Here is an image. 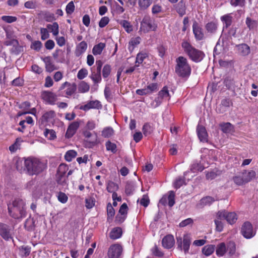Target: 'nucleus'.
Returning <instances> with one entry per match:
<instances>
[{"label": "nucleus", "instance_id": "1", "mask_svg": "<svg viewBox=\"0 0 258 258\" xmlns=\"http://www.w3.org/2000/svg\"><path fill=\"white\" fill-rule=\"evenodd\" d=\"M8 211L10 215L15 219H22L26 216L25 204L22 199L13 201L8 205Z\"/></svg>", "mask_w": 258, "mask_h": 258}, {"label": "nucleus", "instance_id": "2", "mask_svg": "<svg viewBox=\"0 0 258 258\" xmlns=\"http://www.w3.org/2000/svg\"><path fill=\"white\" fill-rule=\"evenodd\" d=\"M181 46L189 58L195 62L201 61L205 56L202 51L196 49L187 41H183Z\"/></svg>", "mask_w": 258, "mask_h": 258}, {"label": "nucleus", "instance_id": "3", "mask_svg": "<svg viewBox=\"0 0 258 258\" xmlns=\"http://www.w3.org/2000/svg\"><path fill=\"white\" fill-rule=\"evenodd\" d=\"M25 167L27 173L33 175L41 172L45 168V165L36 158H28L25 159Z\"/></svg>", "mask_w": 258, "mask_h": 258}, {"label": "nucleus", "instance_id": "4", "mask_svg": "<svg viewBox=\"0 0 258 258\" xmlns=\"http://www.w3.org/2000/svg\"><path fill=\"white\" fill-rule=\"evenodd\" d=\"M175 73L179 77H188L191 73V68L187 59L183 56H179L176 59Z\"/></svg>", "mask_w": 258, "mask_h": 258}, {"label": "nucleus", "instance_id": "5", "mask_svg": "<svg viewBox=\"0 0 258 258\" xmlns=\"http://www.w3.org/2000/svg\"><path fill=\"white\" fill-rule=\"evenodd\" d=\"M157 27L155 20L150 16L145 15L141 22L140 30L144 33H147L150 31H155Z\"/></svg>", "mask_w": 258, "mask_h": 258}, {"label": "nucleus", "instance_id": "6", "mask_svg": "<svg viewBox=\"0 0 258 258\" xmlns=\"http://www.w3.org/2000/svg\"><path fill=\"white\" fill-rule=\"evenodd\" d=\"M190 243L191 238L189 235H184L183 238L181 237H177V247L181 250L183 249L185 253L188 252Z\"/></svg>", "mask_w": 258, "mask_h": 258}, {"label": "nucleus", "instance_id": "7", "mask_svg": "<svg viewBox=\"0 0 258 258\" xmlns=\"http://www.w3.org/2000/svg\"><path fill=\"white\" fill-rule=\"evenodd\" d=\"M241 234L246 239H250L255 235L252 224L249 222H245L242 225L241 229Z\"/></svg>", "mask_w": 258, "mask_h": 258}, {"label": "nucleus", "instance_id": "8", "mask_svg": "<svg viewBox=\"0 0 258 258\" xmlns=\"http://www.w3.org/2000/svg\"><path fill=\"white\" fill-rule=\"evenodd\" d=\"M68 167L65 164H60L58 168L56 174V181L61 185H64L67 182V177L65 176Z\"/></svg>", "mask_w": 258, "mask_h": 258}, {"label": "nucleus", "instance_id": "9", "mask_svg": "<svg viewBox=\"0 0 258 258\" xmlns=\"http://www.w3.org/2000/svg\"><path fill=\"white\" fill-rule=\"evenodd\" d=\"M41 97L45 103L52 105L55 104L57 100L56 95L50 91H45L42 92Z\"/></svg>", "mask_w": 258, "mask_h": 258}, {"label": "nucleus", "instance_id": "10", "mask_svg": "<svg viewBox=\"0 0 258 258\" xmlns=\"http://www.w3.org/2000/svg\"><path fill=\"white\" fill-rule=\"evenodd\" d=\"M122 251V246L118 244L111 245L108 250L109 258H119Z\"/></svg>", "mask_w": 258, "mask_h": 258}, {"label": "nucleus", "instance_id": "11", "mask_svg": "<svg viewBox=\"0 0 258 258\" xmlns=\"http://www.w3.org/2000/svg\"><path fill=\"white\" fill-rule=\"evenodd\" d=\"M0 235L6 241L12 239L10 227L7 224L0 223Z\"/></svg>", "mask_w": 258, "mask_h": 258}, {"label": "nucleus", "instance_id": "12", "mask_svg": "<svg viewBox=\"0 0 258 258\" xmlns=\"http://www.w3.org/2000/svg\"><path fill=\"white\" fill-rule=\"evenodd\" d=\"M101 102L98 100H93L87 102L86 104L80 106V109L84 111H88L91 109H99L102 108Z\"/></svg>", "mask_w": 258, "mask_h": 258}, {"label": "nucleus", "instance_id": "13", "mask_svg": "<svg viewBox=\"0 0 258 258\" xmlns=\"http://www.w3.org/2000/svg\"><path fill=\"white\" fill-rule=\"evenodd\" d=\"M224 217L223 212L218 211L216 214V218L214 220L216 225V229L218 232H221L223 229V217Z\"/></svg>", "mask_w": 258, "mask_h": 258}, {"label": "nucleus", "instance_id": "14", "mask_svg": "<svg viewBox=\"0 0 258 258\" xmlns=\"http://www.w3.org/2000/svg\"><path fill=\"white\" fill-rule=\"evenodd\" d=\"M237 52L241 56H247L250 53V47L245 43H242L236 45Z\"/></svg>", "mask_w": 258, "mask_h": 258}, {"label": "nucleus", "instance_id": "15", "mask_svg": "<svg viewBox=\"0 0 258 258\" xmlns=\"http://www.w3.org/2000/svg\"><path fill=\"white\" fill-rule=\"evenodd\" d=\"M192 30L195 37L197 40H201L204 38V34L203 29L197 23L195 22L193 24Z\"/></svg>", "mask_w": 258, "mask_h": 258}, {"label": "nucleus", "instance_id": "16", "mask_svg": "<svg viewBox=\"0 0 258 258\" xmlns=\"http://www.w3.org/2000/svg\"><path fill=\"white\" fill-rule=\"evenodd\" d=\"M79 127V123L77 121L72 122L68 127L66 134V137L70 138L76 133Z\"/></svg>", "mask_w": 258, "mask_h": 258}, {"label": "nucleus", "instance_id": "17", "mask_svg": "<svg viewBox=\"0 0 258 258\" xmlns=\"http://www.w3.org/2000/svg\"><path fill=\"white\" fill-rule=\"evenodd\" d=\"M174 237L171 235H166L162 240L163 246L167 249L172 247L174 244Z\"/></svg>", "mask_w": 258, "mask_h": 258}, {"label": "nucleus", "instance_id": "18", "mask_svg": "<svg viewBox=\"0 0 258 258\" xmlns=\"http://www.w3.org/2000/svg\"><path fill=\"white\" fill-rule=\"evenodd\" d=\"M240 174L243 177L246 183L254 179L256 176V173L253 170H245L240 173Z\"/></svg>", "mask_w": 258, "mask_h": 258}, {"label": "nucleus", "instance_id": "19", "mask_svg": "<svg viewBox=\"0 0 258 258\" xmlns=\"http://www.w3.org/2000/svg\"><path fill=\"white\" fill-rule=\"evenodd\" d=\"M197 132L201 141L204 142L207 141L208 135L205 127L201 125H198L197 127Z\"/></svg>", "mask_w": 258, "mask_h": 258}, {"label": "nucleus", "instance_id": "20", "mask_svg": "<svg viewBox=\"0 0 258 258\" xmlns=\"http://www.w3.org/2000/svg\"><path fill=\"white\" fill-rule=\"evenodd\" d=\"M219 211L224 213V217H223V219L226 220L228 223L232 224L236 221L237 218L236 214L234 212L227 213L225 210Z\"/></svg>", "mask_w": 258, "mask_h": 258}, {"label": "nucleus", "instance_id": "21", "mask_svg": "<svg viewBox=\"0 0 258 258\" xmlns=\"http://www.w3.org/2000/svg\"><path fill=\"white\" fill-rule=\"evenodd\" d=\"M90 78L95 84L100 83L102 80L101 71H98V70H96L93 68H92Z\"/></svg>", "mask_w": 258, "mask_h": 258}, {"label": "nucleus", "instance_id": "22", "mask_svg": "<svg viewBox=\"0 0 258 258\" xmlns=\"http://www.w3.org/2000/svg\"><path fill=\"white\" fill-rule=\"evenodd\" d=\"M83 135L86 139V141L92 144L93 145L97 144V137L96 134L93 136V134L89 131H84L83 132Z\"/></svg>", "mask_w": 258, "mask_h": 258}, {"label": "nucleus", "instance_id": "23", "mask_svg": "<svg viewBox=\"0 0 258 258\" xmlns=\"http://www.w3.org/2000/svg\"><path fill=\"white\" fill-rule=\"evenodd\" d=\"M42 60L45 63L46 71L50 73L56 69L54 65L52 62L51 57H45L42 58Z\"/></svg>", "mask_w": 258, "mask_h": 258}, {"label": "nucleus", "instance_id": "24", "mask_svg": "<svg viewBox=\"0 0 258 258\" xmlns=\"http://www.w3.org/2000/svg\"><path fill=\"white\" fill-rule=\"evenodd\" d=\"M122 229L120 227H115L112 229L109 234L111 239L115 240L119 238L122 235Z\"/></svg>", "mask_w": 258, "mask_h": 258}, {"label": "nucleus", "instance_id": "25", "mask_svg": "<svg viewBox=\"0 0 258 258\" xmlns=\"http://www.w3.org/2000/svg\"><path fill=\"white\" fill-rule=\"evenodd\" d=\"M117 22L124 28L127 33H129L133 31V26L130 22L124 20H118Z\"/></svg>", "mask_w": 258, "mask_h": 258}, {"label": "nucleus", "instance_id": "26", "mask_svg": "<svg viewBox=\"0 0 258 258\" xmlns=\"http://www.w3.org/2000/svg\"><path fill=\"white\" fill-rule=\"evenodd\" d=\"M87 48V43L83 41L81 42L77 46L76 49V54L77 56H80L85 52Z\"/></svg>", "mask_w": 258, "mask_h": 258}, {"label": "nucleus", "instance_id": "27", "mask_svg": "<svg viewBox=\"0 0 258 258\" xmlns=\"http://www.w3.org/2000/svg\"><path fill=\"white\" fill-rule=\"evenodd\" d=\"M47 29H49L53 35L56 36L59 33V26L57 22H53L52 24H47Z\"/></svg>", "mask_w": 258, "mask_h": 258}, {"label": "nucleus", "instance_id": "28", "mask_svg": "<svg viewBox=\"0 0 258 258\" xmlns=\"http://www.w3.org/2000/svg\"><path fill=\"white\" fill-rule=\"evenodd\" d=\"M105 44L102 42L95 45L92 49L93 54L95 55L100 54L105 47Z\"/></svg>", "mask_w": 258, "mask_h": 258}, {"label": "nucleus", "instance_id": "29", "mask_svg": "<svg viewBox=\"0 0 258 258\" xmlns=\"http://www.w3.org/2000/svg\"><path fill=\"white\" fill-rule=\"evenodd\" d=\"M221 130L225 133H231L234 131L233 125L229 123H223L220 124Z\"/></svg>", "mask_w": 258, "mask_h": 258}, {"label": "nucleus", "instance_id": "30", "mask_svg": "<svg viewBox=\"0 0 258 258\" xmlns=\"http://www.w3.org/2000/svg\"><path fill=\"white\" fill-rule=\"evenodd\" d=\"M226 252V246L223 242L219 244L216 249V254L218 256H222Z\"/></svg>", "mask_w": 258, "mask_h": 258}, {"label": "nucleus", "instance_id": "31", "mask_svg": "<svg viewBox=\"0 0 258 258\" xmlns=\"http://www.w3.org/2000/svg\"><path fill=\"white\" fill-rule=\"evenodd\" d=\"M16 167L18 171L22 173L26 171L25 167V159H20L17 161Z\"/></svg>", "mask_w": 258, "mask_h": 258}, {"label": "nucleus", "instance_id": "32", "mask_svg": "<svg viewBox=\"0 0 258 258\" xmlns=\"http://www.w3.org/2000/svg\"><path fill=\"white\" fill-rule=\"evenodd\" d=\"M205 28L208 33L214 34L217 30V24L216 22H210L206 24Z\"/></svg>", "mask_w": 258, "mask_h": 258}, {"label": "nucleus", "instance_id": "33", "mask_svg": "<svg viewBox=\"0 0 258 258\" xmlns=\"http://www.w3.org/2000/svg\"><path fill=\"white\" fill-rule=\"evenodd\" d=\"M138 2L140 10H145L151 6L153 0H138Z\"/></svg>", "mask_w": 258, "mask_h": 258}, {"label": "nucleus", "instance_id": "34", "mask_svg": "<svg viewBox=\"0 0 258 258\" xmlns=\"http://www.w3.org/2000/svg\"><path fill=\"white\" fill-rule=\"evenodd\" d=\"M77 89V85L75 83L71 84L67 87V89L65 91L66 97H68L72 95L75 93Z\"/></svg>", "mask_w": 258, "mask_h": 258}, {"label": "nucleus", "instance_id": "35", "mask_svg": "<svg viewBox=\"0 0 258 258\" xmlns=\"http://www.w3.org/2000/svg\"><path fill=\"white\" fill-rule=\"evenodd\" d=\"M23 141L20 138L16 139L15 142L9 147V150L11 152H15L18 149H20L21 143Z\"/></svg>", "mask_w": 258, "mask_h": 258}, {"label": "nucleus", "instance_id": "36", "mask_svg": "<svg viewBox=\"0 0 258 258\" xmlns=\"http://www.w3.org/2000/svg\"><path fill=\"white\" fill-rule=\"evenodd\" d=\"M158 95L164 100H168L170 98L168 88L166 86H164L162 90L159 92Z\"/></svg>", "mask_w": 258, "mask_h": 258}, {"label": "nucleus", "instance_id": "37", "mask_svg": "<svg viewBox=\"0 0 258 258\" xmlns=\"http://www.w3.org/2000/svg\"><path fill=\"white\" fill-rule=\"evenodd\" d=\"M77 156V152L74 150L68 151L64 155V159L68 162H71Z\"/></svg>", "mask_w": 258, "mask_h": 258}, {"label": "nucleus", "instance_id": "38", "mask_svg": "<svg viewBox=\"0 0 258 258\" xmlns=\"http://www.w3.org/2000/svg\"><path fill=\"white\" fill-rule=\"evenodd\" d=\"M185 10L186 7L183 2L180 1L177 4L176 10L181 16H183L185 14Z\"/></svg>", "mask_w": 258, "mask_h": 258}, {"label": "nucleus", "instance_id": "39", "mask_svg": "<svg viewBox=\"0 0 258 258\" xmlns=\"http://www.w3.org/2000/svg\"><path fill=\"white\" fill-rule=\"evenodd\" d=\"M90 86L86 82L81 81L78 86V90L80 93H84L89 91Z\"/></svg>", "mask_w": 258, "mask_h": 258}, {"label": "nucleus", "instance_id": "40", "mask_svg": "<svg viewBox=\"0 0 258 258\" xmlns=\"http://www.w3.org/2000/svg\"><path fill=\"white\" fill-rule=\"evenodd\" d=\"M236 251L235 244L233 242H230L226 246V252L231 256L233 255Z\"/></svg>", "mask_w": 258, "mask_h": 258}, {"label": "nucleus", "instance_id": "41", "mask_svg": "<svg viewBox=\"0 0 258 258\" xmlns=\"http://www.w3.org/2000/svg\"><path fill=\"white\" fill-rule=\"evenodd\" d=\"M215 250V246L214 245H207L205 246L202 249L203 253L206 256L210 255Z\"/></svg>", "mask_w": 258, "mask_h": 258}, {"label": "nucleus", "instance_id": "42", "mask_svg": "<svg viewBox=\"0 0 258 258\" xmlns=\"http://www.w3.org/2000/svg\"><path fill=\"white\" fill-rule=\"evenodd\" d=\"M158 84L156 83H152L148 84L146 87H145L146 90L147 91L148 94H150L153 93V92L156 91L158 89Z\"/></svg>", "mask_w": 258, "mask_h": 258}, {"label": "nucleus", "instance_id": "43", "mask_svg": "<svg viewBox=\"0 0 258 258\" xmlns=\"http://www.w3.org/2000/svg\"><path fill=\"white\" fill-rule=\"evenodd\" d=\"M44 135L50 140H53L56 138L55 132L53 130L45 129Z\"/></svg>", "mask_w": 258, "mask_h": 258}, {"label": "nucleus", "instance_id": "44", "mask_svg": "<svg viewBox=\"0 0 258 258\" xmlns=\"http://www.w3.org/2000/svg\"><path fill=\"white\" fill-rule=\"evenodd\" d=\"M246 24L250 30L256 28L258 23L256 21L251 19L250 18H247L246 19Z\"/></svg>", "mask_w": 258, "mask_h": 258}, {"label": "nucleus", "instance_id": "45", "mask_svg": "<svg viewBox=\"0 0 258 258\" xmlns=\"http://www.w3.org/2000/svg\"><path fill=\"white\" fill-rule=\"evenodd\" d=\"M215 201V199L214 198L210 196L206 197L205 198H202L201 200L200 204L205 206L207 205H210L212 203Z\"/></svg>", "mask_w": 258, "mask_h": 258}, {"label": "nucleus", "instance_id": "46", "mask_svg": "<svg viewBox=\"0 0 258 258\" xmlns=\"http://www.w3.org/2000/svg\"><path fill=\"white\" fill-rule=\"evenodd\" d=\"M118 188L116 183L113 181H110L108 182L107 186V190L109 192H113L116 191Z\"/></svg>", "mask_w": 258, "mask_h": 258}, {"label": "nucleus", "instance_id": "47", "mask_svg": "<svg viewBox=\"0 0 258 258\" xmlns=\"http://www.w3.org/2000/svg\"><path fill=\"white\" fill-rule=\"evenodd\" d=\"M233 181L238 185H242L246 183L241 174L234 176L233 177Z\"/></svg>", "mask_w": 258, "mask_h": 258}, {"label": "nucleus", "instance_id": "48", "mask_svg": "<svg viewBox=\"0 0 258 258\" xmlns=\"http://www.w3.org/2000/svg\"><path fill=\"white\" fill-rule=\"evenodd\" d=\"M5 31L6 32V37L7 39H16V36L15 34V32L14 30L12 28H7L5 29Z\"/></svg>", "mask_w": 258, "mask_h": 258}, {"label": "nucleus", "instance_id": "49", "mask_svg": "<svg viewBox=\"0 0 258 258\" xmlns=\"http://www.w3.org/2000/svg\"><path fill=\"white\" fill-rule=\"evenodd\" d=\"M148 56L146 52H142L138 53L136 57V63L141 64L144 60Z\"/></svg>", "mask_w": 258, "mask_h": 258}, {"label": "nucleus", "instance_id": "50", "mask_svg": "<svg viewBox=\"0 0 258 258\" xmlns=\"http://www.w3.org/2000/svg\"><path fill=\"white\" fill-rule=\"evenodd\" d=\"M106 147L107 151H110L113 153H115L117 151V147L115 144L107 141L106 144Z\"/></svg>", "mask_w": 258, "mask_h": 258}, {"label": "nucleus", "instance_id": "51", "mask_svg": "<svg viewBox=\"0 0 258 258\" xmlns=\"http://www.w3.org/2000/svg\"><path fill=\"white\" fill-rule=\"evenodd\" d=\"M55 116V113L53 110H50L44 113L42 116V118L45 121H48L53 118H54Z\"/></svg>", "mask_w": 258, "mask_h": 258}, {"label": "nucleus", "instance_id": "52", "mask_svg": "<svg viewBox=\"0 0 258 258\" xmlns=\"http://www.w3.org/2000/svg\"><path fill=\"white\" fill-rule=\"evenodd\" d=\"M113 134V130L111 127H106L102 132V136L104 138H109Z\"/></svg>", "mask_w": 258, "mask_h": 258}, {"label": "nucleus", "instance_id": "53", "mask_svg": "<svg viewBox=\"0 0 258 258\" xmlns=\"http://www.w3.org/2000/svg\"><path fill=\"white\" fill-rule=\"evenodd\" d=\"M95 200L92 197H89L85 200V206L87 209H91L95 205Z\"/></svg>", "mask_w": 258, "mask_h": 258}, {"label": "nucleus", "instance_id": "54", "mask_svg": "<svg viewBox=\"0 0 258 258\" xmlns=\"http://www.w3.org/2000/svg\"><path fill=\"white\" fill-rule=\"evenodd\" d=\"M111 67L109 64H105L102 70V76L104 79L107 78L110 74L111 73Z\"/></svg>", "mask_w": 258, "mask_h": 258}, {"label": "nucleus", "instance_id": "55", "mask_svg": "<svg viewBox=\"0 0 258 258\" xmlns=\"http://www.w3.org/2000/svg\"><path fill=\"white\" fill-rule=\"evenodd\" d=\"M221 20L224 23L226 28L231 25L232 23V17L230 15H226L222 16L221 17Z\"/></svg>", "mask_w": 258, "mask_h": 258}, {"label": "nucleus", "instance_id": "56", "mask_svg": "<svg viewBox=\"0 0 258 258\" xmlns=\"http://www.w3.org/2000/svg\"><path fill=\"white\" fill-rule=\"evenodd\" d=\"M174 198V192L173 191H170L169 192V195L167 197V200L168 201V204L170 207H172L175 204Z\"/></svg>", "mask_w": 258, "mask_h": 258}, {"label": "nucleus", "instance_id": "57", "mask_svg": "<svg viewBox=\"0 0 258 258\" xmlns=\"http://www.w3.org/2000/svg\"><path fill=\"white\" fill-rule=\"evenodd\" d=\"M75 5L73 1L69 2L66 6V11L67 14L71 15L75 11Z\"/></svg>", "mask_w": 258, "mask_h": 258}, {"label": "nucleus", "instance_id": "58", "mask_svg": "<svg viewBox=\"0 0 258 258\" xmlns=\"http://www.w3.org/2000/svg\"><path fill=\"white\" fill-rule=\"evenodd\" d=\"M22 48V47L19 45V42L18 41L17 44H14L13 45V47L11 49V52L13 54H18L21 51Z\"/></svg>", "mask_w": 258, "mask_h": 258}, {"label": "nucleus", "instance_id": "59", "mask_svg": "<svg viewBox=\"0 0 258 258\" xmlns=\"http://www.w3.org/2000/svg\"><path fill=\"white\" fill-rule=\"evenodd\" d=\"M151 251L152 254L156 256L161 257L164 255V253L160 250L156 245H155L154 247L152 248Z\"/></svg>", "mask_w": 258, "mask_h": 258}, {"label": "nucleus", "instance_id": "60", "mask_svg": "<svg viewBox=\"0 0 258 258\" xmlns=\"http://www.w3.org/2000/svg\"><path fill=\"white\" fill-rule=\"evenodd\" d=\"M44 19L47 22H52L56 20L54 14L50 12H45L44 14Z\"/></svg>", "mask_w": 258, "mask_h": 258}, {"label": "nucleus", "instance_id": "61", "mask_svg": "<svg viewBox=\"0 0 258 258\" xmlns=\"http://www.w3.org/2000/svg\"><path fill=\"white\" fill-rule=\"evenodd\" d=\"M164 100L160 98L158 95V97H156L155 100L151 103V106L153 108H156L158 107Z\"/></svg>", "mask_w": 258, "mask_h": 258}, {"label": "nucleus", "instance_id": "62", "mask_svg": "<svg viewBox=\"0 0 258 258\" xmlns=\"http://www.w3.org/2000/svg\"><path fill=\"white\" fill-rule=\"evenodd\" d=\"M204 167L201 164L198 163H194L190 168V170L193 172H195L197 171H202Z\"/></svg>", "mask_w": 258, "mask_h": 258}, {"label": "nucleus", "instance_id": "63", "mask_svg": "<svg viewBox=\"0 0 258 258\" xmlns=\"http://www.w3.org/2000/svg\"><path fill=\"white\" fill-rule=\"evenodd\" d=\"M40 34L41 38L43 40H46L49 37V32L47 28H40Z\"/></svg>", "mask_w": 258, "mask_h": 258}, {"label": "nucleus", "instance_id": "64", "mask_svg": "<svg viewBox=\"0 0 258 258\" xmlns=\"http://www.w3.org/2000/svg\"><path fill=\"white\" fill-rule=\"evenodd\" d=\"M42 46V44L40 41H35L32 43L31 48L37 51H38L40 50Z\"/></svg>", "mask_w": 258, "mask_h": 258}]
</instances>
